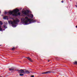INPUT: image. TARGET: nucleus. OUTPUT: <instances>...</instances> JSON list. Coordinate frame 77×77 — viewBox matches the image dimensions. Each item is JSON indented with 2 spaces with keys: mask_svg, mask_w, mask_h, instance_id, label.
Wrapping results in <instances>:
<instances>
[{
  "mask_svg": "<svg viewBox=\"0 0 77 77\" xmlns=\"http://www.w3.org/2000/svg\"><path fill=\"white\" fill-rule=\"evenodd\" d=\"M63 1H62L61 3H63Z\"/></svg>",
  "mask_w": 77,
  "mask_h": 77,
  "instance_id": "20",
  "label": "nucleus"
},
{
  "mask_svg": "<svg viewBox=\"0 0 77 77\" xmlns=\"http://www.w3.org/2000/svg\"><path fill=\"white\" fill-rule=\"evenodd\" d=\"M2 46V45H0V46Z\"/></svg>",
  "mask_w": 77,
  "mask_h": 77,
  "instance_id": "24",
  "label": "nucleus"
},
{
  "mask_svg": "<svg viewBox=\"0 0 77 77\" xmlns=\"http://www.w3.org/2000/svg\"><path fill=\"white\" fill-rule=\"evenodd\" d=\"M11 50H15V48H13L11 49Z\"/></svg>",
  "mask_w": 77,
  "mask_h": 77,
  "instance_id": "16",
  "label": "nucleus"
},
{
  "mask_svg": "<svg viewBox=\"0 0 77 77\" xmlns=\"http://www.w3.org/2000/svg\"><path fill=\"white\" fill-rule=\"evenodd\" d=\"M76 28H77V26H76Z\"/></svg>",
  "mask_w": 77,
  "mask_h": 77,
  "instance_id": "23",
  "label": "nucleus"
},
{
  "mask_svg": "<svg viewBox=\"0 0 77 77\" xmlns=\"http://www.w3.org/2000/svg\"><path fill=\"white\" fill-rule=\"evenodd\" d=\"M1 13V11H0V14Z\"/></svg>",
  "mask_w": 77,
  "mask_h": 77,
  "instance_id": "22",
  "label": "nucleus"
},
{
  "mask_svg": "<svg viewBox=\"0 0 77 77\" xmlns=\"http://www.w3.org/2000/svg\"><path fill=\"white\" fill-rule=\"evenodd\" d=\"M3 24V23L1 21H0V25H2Z\"/></svg>",
  "mask_w": 77,
  "mask_h": 77,
  "instance_id": "14",
  "label": "nucleus"
},
{
  "mask_svg": "<svg viewBox=\"0 0 77 77\" xmlns=\"http://www.w3.org/2000/svg\"><path fill=\"white\" fill-rule=\"evenodd\" d=\"M14 69H15V68H14L13 67H12L11 68H9V71H14Z\"/></svg>",
  "mask_w": 77,
  "mask_h": 77,
  "instance_id": "8",
  "label": "nucleus"
},
{
  "mask_svg": "<svg viewBox=\"0 0 77 77\" xmlns=\"http://www.w3.org/2000/svg\"><path fill=\"white\" fill-rule=\"evenodd\" d=\"M27 17H29V18H33V15L32 14H31L30 15H27Z\"/></svg>",
  "mask_w": 77,
  "mask_h": 77,
  "instance_id": "6",
  "label": "nucleus"
},
{
  "mask_svg": "<svg viewBox=\"0 0 77 77\" xmlns=\"http://www.w3.org/2000/svg\"><path fill=\"white\" fill-rule=\"evenodd\" d=\"M46 74H48L49 73H51V71H46Z\"/></svg>",
  "mask_w": 77,
  "mask_h": 77,
  "instance_id": "10",
  "label": "nucleus"
},
{
  "mask_svg": "<svg viewBox=\"0 0 77 77\" xmlns=\"http://www.w3.org/2000/svg\"><path fill=\"white\" fill-rule=\"evenodd\" d=\"M29 12H30V11L28 10H27L26 11H23L22 12V14L25 15H27V16L29 15Z\"/></svg>",
  "mask_w": 77,
  "mask_h": 77,
  "instance_id": "5",
  "label": "nucleus"
},
{
  "mask_svg": "<svg viewBox=\"0 0 77 77\" xmlns=\"http://www.w3.org/2000/svg\"><path fill=\"white\" fill-rule=\"evenodd\" d=\"M42 74H46V72H42Z\"/></svg>",
  "mask_w": 77,
  "mask_h": 77,
  "instance_id": "17",
  "label": "nucleus"
},
{
  "mask_svg": "<svg viewBox=\"0 0 77 77\" xmlns=\"http://www.w3.org/2000/svg\"><path fill=\"white\" fill-rule=\"evenodd\" d=\"M48 62H50V60H48Z\"/></svg>",
  "mask_w": 77,
  "mask_h": 77,
  "instance_id": "21",
  "label": "nucleus"
},
{
  "mask_svg": "<svg viewBox=\"0 0 77 77\" xmlns=\"http://www.w3.org/2000/svg\"><path fill=\"white\" fill-rule=\"evenodd\" d=\"M25 19L26 20L25 21V18H23L21 19L22 21L24 22V23L26 24H27L28 22L30 23H35L36 22V20L33 19H29L27 17H25Z\"/></svg>",
  "mask_w": 77,
  "mask_h": 77,
  "instance_id": "1",
  "label": "nucleus"
},
{
  "mask_svg": "<svg viewBox=\"0 0 77 77\" xmlns=\"http://www.w3.org/2000/svg\"><path fill=\"white\" fill-rule=\"evenodd\" d=\"M20 20L18 19H16L15 20H14L13 21L11 20L9 21V23L10 24H11L12 27H15L16 26V25L17 24V22H19Z\"/></svg>",
  "mask_w": 77,
  "mask_h": 77,
  "instance_id": "2",
  "label": "nucleus"
},
{
  "mask_svg": "<svg viewBox=\"0 0 77 77\" xmlns=\"http://www.w3.org/2000/svg\"><path fill=\"white\" fill-rule=\"evenodd\" d=\"M19 75L20 76H23L24 75V74L21 73Z\"/></svg>",
  "mask_w": 77,
  "mask_h": 77,
  "instance_id": "12",
  "label": "nucleus"
},
{
  "mask_svg": "<svg viewBox=\"0 0 77 77\" xmlns=\"http://www.w3.org/2000/svg\"><path fill=\"white\" fill-rule=\"evenodd\" d=\"M31 77H34V75H32L31 76Z\"/></svg>",
  "mask_w": 77,
  "mask_h": 77,
  "instance_id": "19",
  "label": "nucleus"
},
{
  "mask_svg": "<svg viewBox=\"0 0 77 77\" xmlns=\"http://www.w3.org/2000/svg\"><path fill=\"white\" fill-rule=\"evenodd\" d=\"M26 58H27V59L28 60L30 61V62H33V60L32 59L29 57H26Z\"/></svg>",
  "mask_w": 77,
  "mask_h": 77,
  "instance_id": "7",
  "label": "nucleus"
},
{
  "mask_svg": "<svg viewBox=\"0 0 77 77\" xmlns=\"http://www.w3.org/2000/svg\"><path fill=\"white\" fill-rule=\"evenodd\" d=\"M19 12V9H15L13 11L8 12L10 15H12L13 16H17V12Z\"/></svg>",
  "mask_w": 77,
  "mask_h": 77,
  "instance_id": "3",
  "label": "nucleus"
},
{
  "mask_svg": "<svg viewBox=\"0 0 77 77\" xmlns=\"http://www.w3.org/2000/svg\"><path fill=\"white\" fill-rule=\"evenodd\" d=\"M17 71H18L19 74H22V73H23L24 74H29V73H30V72H29V71L26 69H21L20 70H17Z\"/></svg>",
  "mask_w": 77,
  "mask_h": 77,
  "instance_id": "4",
  "label": "nucleus"
},
{
  "mask_svg": "<svg viewBox=\"0 0 77 77\" xmlns=\"http://www.w3.org/2000/svg\"><path fill=\"white\" fill-rule=\"evenodd\" d=\"M21 15V13L20 12H19L17 13V15Z\"/></svg>",
  "mask_w": 77,
  "mask_h": 77,
  "instance_id": "11",
  "label": "nucleus"
},
{
  "mask_svg": "<svg viewBox=\"0 0 77 77\" xmlns=\"http://www.w3.org/2000/svg\"><path fill=\"white\" fill-rule=\"evenodd\" d=\"M1 26H0V31H2V29L1 28Z\"/></svg>",
  "mask_w": 77,
  "mask_h": 77,
  "instance_id": "15",
  "label": "nucleus"
},
{
  "mask_svg": "<svg viewBox=\"0 0 77 77\" xmlns=\"http://www.w3.org/2000/svg\"><path fill=\"white\" fill-rule=\"evenodd\" d=\"M4 19H7V20H8V16H5L4 17Z\"/></svg>",
  "mask_w": 77,
  "mask_h": 77,
  "instance_id": "9",
  "label": "nucleus"
},
{
  "mask_svg": "<svg viewBox=\"0 0 77 77\" xmlns=\"http://www.w3.org/2000/svg\"><path fill=\"white\" fill-rule=\"evenodd\" d=\"M74 64H75V65H77V61H75L74 63Z\"/></svg>",
  "mask_w": 77,
  "mask_h": 77,
  "instance_id": "13",
  "label": "nucleus"
},
{
  "mask_svg": "<svg viewBox=\"0 0 77 77\" xmlns=\"http://www.w3.org/2000/svg\"><path fill=\"white\" fill-rule=\"evenodd\" d=\"M4 28H7V27L5 25L4 26Z\"/></svg>",
  "mask_w": 77,
  "mask_h": 77,
  "instance_id": "18",
  "label": "nucleus"
}]
</instances>
